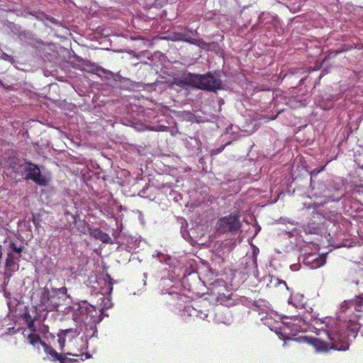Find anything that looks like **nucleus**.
Returning <instances> with one entry per match:
<instances>
[{
	"mask_svg": "<svg viewBox=\"0 0 363 363\" xmlns=\"http://www.w3.org/2000/svg\"><path fill=\"white\" fill-rule=\"evenodd\" d=\"M329 341L325 342L320 339L312 337H303L301 340L303 342L313 346L317 352H327L333 349L340 351L348 350L349 345L345 337H341L339 334L330 330L327 333Z\"/></svg>",
	"mask_w": 363,
	"mask_h": 363,
	"instance_id": "nucleus-1",
	"label": "nucleus"
},
{
	"mask_svg": "<svg viewBox=\"0 0 363 363\" xmlns=\"http://www.w3.org/2000/svg\"><path fill=\"white\" fill-rule=\"evenodd\" d=\"M184 84L199 89L214 91L220 88V81L211 74L199 75L188 74L184 76Z\"/></svg>",
	"mask_w": 363,
	"mask_h": 363,
	"instance_id": "nucleus-2",
	"label": "nucleus"
},
{
	"mask_svg": "<svg viewBox=\"0 0 363 363\" xmlns=\"http://www.w3.org/2000/svg\"><path fill=\"white\" fill-rule=\"evenodd\" d=\"M21 171L26 172L25 180H32L36 184L40 186H45L48 184L47 178L40 172L39 167L31 162H25L19 165Z\"/></svg>",
	"mask_w": 363,
	"mask_h": 363,
	"instance_id": "nucleus-3",
	"label": "nucleus"
},
{
	"mask_svg": "<svg viewBox=\"0 0 363 363\" xmlns=\"http://www.w3.org/2000/svg\"><path fill=\"white\" fill-rule=\"evenodd\" d=\"M241 228L240 215L232 213L219 218L216 223V230L220 233L238 232Z\"/></svg>",
	"mask_w": 363,
	"mask_h": 363,
	"instance_id": "nucleus-4",
	"label": "nucleus"
},
{
	"mask_svg": "<svg viewBox=\"0 0 363 363\" xmlns=\"http://www.w3.org/2000/svg\"><path fill=\"white\" fill-rule=\"evenodd\" d=\"M39 306L48 311H57L60 301L53 298L51 291L47 287L41 290Z\"/></svg>",
	"mask_w": 363,
	"mask_h": 363,
	"instance_id": "nucleus-5",
	"label": "nucleus"
},
{
	"mask_svg": "<svg viewBox=\"0 0 363 363\" xmlns=\"http://www.w3.org/2000/svg\"><path fill=\"white\" fill-rule=\"evenodd\" d=\"M360 329V325L355 321H350L345 325L342 326V328H336L333 330L337 334H339L342 338L345 337L347 343L350 337L355 338L359 330Z\"/></svg>",
	"mask_w": 363,
	"mask_h": 363,
	"instance_id": "nucleus-6",
	"label": "nucleus"
},
{
	"mask_svg": "<svg viewBox=\"0 0 363 363\" xmlns=\"http://www.w3.org/2000/svg\"><path fill=\"white\" fill-rule=\"evenodd\" d=\"M182 316L185 321L187 320V318H192L194 320L195 318H199L200 320H204L208 317V315L206 312L199 311L195 306L191 305L185 306L184 308L183 313Z\"/></svg>",
	"mask_w": 363,
	"mask_h": 363,
	"instance_id": "nucleus-7",
	"label": "nucleus"
},
{
	"mask_svg": "<svg viewBox=\"0 0 363 363\" xmlns=\"http://www.w3.org/2000/svg\"><path fill=\"white\" fill-rule=\"evenodd\" d=\"M259 116L260 117L258 119L250 118V123H247L245 125H242V128L245 129V131L252 133V132L255 131V130L257 129L258 125H259L261 123L260 121H263L264 123H267V122H268L269 121H272V120L276 119V118H277V116L278 115H272V116L269 118H266L263 115H259Z\"/></svg>",
	"mask_w": 363,
	"mask_h": 363,
	"instance_id": "nucleus-8",
	"label": "nucleus"
},
{
	"mask_svg": "<svg viewBox=\"0 0 363 363\" xmlns=\"http://www.w3.org/2000/svg\"><path fill=\"white\" fill-rule=\"evenodd\" d=\"M89 235L96 240H99L104 243H112V240L108 233L103 232L99 228H94L89 230Z\"/></svg>",
	"mask_w": 363,
	"mask_h": 363,
	"instance_id": "nucleus-9",
	"label": "nucleus"
},
{
	"mask_svg": "<svg viewBox=\"0 0 363 363\" xmlns=\"http://www.w3.org/2000/svg\"><path fill=\"white\" fill-rule=\"evenodd\" d=\"M306 262L311 264V268H318L324 264L325 260L321 257L315 256V255H311L307 257Z\"/></svg>",
	"mask_w": 363,
	"mask_h": 363,
	"instance_id": "nucleus-10",
	"label": "nucleus"
},
{
	"mask_svg": "<svg viewBox=\"0 0 363 363\" xmlns=\"http://www.w3.org/2000/svg\"><path fill=\"white\" fill-rule=\"evenodd\" d=\"M43 347L45 354L48 356H50L53 361H58L60 357H61V354L58 353L55 350H54L51 346L48 345L47 343L43 344Z\"/></svg>",
	"mask_w": 363,
	"mask_h": 363,
	"instance_id": "nucleus-11",
	"label": "nucleus"
},
{
	"mask_svg": "<svg viewBox=\"0 0 363 363\" xmlns=\"http://www.w3.org/2000/svg\"><path fill=\"white\" fill-rule=\"evenodd\" d=\"M74 225L77 230L82 234H89V230L91 229L89 224L84 220L75 221Z\"/></svg>",
	"mask_w": 363,
	"mask_h": 363,
	"instance_id": "nucleus-12",
	"label": "nucleus"
},
{
	"mask_svg": "<svg viewBox=\"0 0 363 363\" xmlns=\"http://www.w3.org/2000/svg\"><path fill=\"white\" fill-rule=\"evenodd\" d=\"M28 342L33 345V347H36L38 345H41L43 346V343H46L39 336V335L36 333H30L27 337Z\"/></svg>",
	"mask_w": 363,
	"mask_h": 363,
	"instance_id": "nucleus-13",
	"label": "nucleus"
},
{
	"mask_svg": "<svg viewBox=\"0 0 363 363\" xmlns=\"http://www.w3.org/2000/svg\"><path fill=\"white\" fill-rule=\"evenodd\" d=\"M51 293L53 296V298L58 300L60 301V297L59 295L65 296L67 293V289L65 286L57 289V288H52Z\"/></svg>",
	"mask_w": 363,
	"mask_h": 363,
	"instance_id": "nucleus-14",
	"label": "nucleus"
},
{
	"mask_svg": "<svg viewBox=\"0 0 363 363\" xmlns=\"http://www.w3.org/2000/svg\"><path fill=\"white\" fill-rule=\"evenodd\" d=\"M5 267L9 270H13V267H15V257L11 252L7 254Z\"/></svg>",
	"mask_w": 363,
	"mask_h": 363,
	"instance_id": "nucleus-15",
	"label": "nucleus"
},
{
	"mask_svg": "<svg viewBox=\"0 0 363 363\" xmlns=\"http://www.w3.org/2000/svg\"><path fill=\"white\" fill-rule=\"evenodd\" d=\"M363 304V298L360 296H357L355 299L352 300L350 302V305L351 307H354L356 311H360V307Z\"/></svg>",
	"mask_w": 363,
	"mask_h": 363,
	"instance_id": "nucleus-16",
	"label": "nucleus"
},
{
	"mask_svg": "<svg viewBox=\"0 0 363 363\" xmlns=\"http://www.w3.org/2000/svg\"><path fill=\"white\" fill-rule=\"evenodd\" d=\"M71 330H72L71 329L64 330L62 331L60 335H58V342H59L61 348H62L65 346L66 335L67 333H69V332H71Z\"/></svg>",
	"mask_w": 363,
	"mask_h": 363,
	"instance_id": "nucleus-17",
	"label": "nucleus"
},
{
	"mask_svg": "<svg viewBox=\"0 0 363 363\" xmlns=\"http://www.w3.org/2000/svg\"><path fill=\"white\" fill-rule=\"evenodd\" d=\"M10 247L12 249L13 252L18 253L19 257H21V252H23L24 248L23 246L18 247L16 244L13 242H11L10 243Z\"/></svg>",
	"mask_w": 363,
	"mask_h": 363,
	"instance_id": "nucleus-18",
	"label": "nucleus"
},
{
	"mask_svg": "<svg viewBox=\"0 0 363 363\" xmlns=\"http://www.w3.org/2000/svg\"><path fill=\"white\" fill-rule=\"evenodd\" d=\"M60 363H74L76 362V359L68 358L65 356V354H61V357L58 360Z\"/></svg>",
	"mask_w": 363,
	"mask_h": 363,
	"instance_id": "nucleus-19",
	"label": "nucleus"
},
{
	"mask_svg": "<svg viewBox=\"0 0 363 363\" xmlns=\"http://www.w3.org/2000/svg\"><path fill=\"white\" fill-rule=\"evenodd\" d=\"M169 129L168 126L166 125H157L156 127L152 128L150 130L155 131H166Z\"/></svg>",
	"mask_w": 363,
	"mask_h": 363,
	"instance_id": "nucleus-20",
	"label": "nucleus"
},
{
	"mask_svg": "<svg viewBox=\"0 0 363 363\" xmlns=\"http://www.w3.org/2000/svg\"><path fill=\"white\" fill-rule=\"evenodd\" d=\"M28 328L30 330L32 331L31 333H35L36 332V327L34 324V321L33 320H31L30 322H28Z\"/></svg>",
	"mask_w": 363,
	"mask_h": 363,
	"instance_id": "nucleus-21",
	"label": "nucleus"
},
{
	"mask_svg": "<svg viewBox=\"0 0 363 363\" xmlns=\"http://www.w3.org/2000/svg\"><path fill=\"white\" fill-rule=\"evenodd\" d=\"M106 277L107 281H108L109 287H110V291H112L113 285V279L111 278V277L108 274H106Z\"/></svg>",
	"mask_w": 363,
	"mask_h": 363,
	"instance_id": "nucleus-22",
	"label": "nucleus"
},
{
	"mask_svg": "<svg viewBox=\"0 0 363 363\" xmlns=\"http://www.w3.org/2000/svg\"><path fill=\"white\" fill-rule=\"evenodd\" d=\"M33 223L35 228H38L40 226L39 220H38L35 218H33Z\"/></svg>",
	"mask_w": 363,
	"mask_h": 363,
	"instance_id": "nucleus-23",
	"label": "nucleus"
},
{
	"mask_svg": "<svg viewBox=\"0 0 363 363\" xmlns=\"http://www.w3.org/2000/svg\"><path fill=\"white\" fill-rule=\"evenodd\" d=\"M279 284H282L284 286H286V282L281 280L277 279Z\"/></svg>",
	"mask_w": 363,
	"mask_h": 363,
	"instance_id": "nucleus-24",
	"label": "nucleus"
},
{
	"mask_svg": "<svg viewBox=\"0 0 363 363\" xmlns=\"http://www.w3.org/2000/svg\"><path fill=\"white\" fill-rule=\"evenodd\" d=\"M323 168H324V167H322V169H321L320 170H313V174L319 173L321 170H323Z\"/></svg>",
	"mask_w": 363,
	"mask_h": 363,
	"instance_id": "nucleus-25",
	"label": "nucleus"
},
{
	"mask_svg": "<svg viewBox=\"0 0 363 363\" xmlns=\"http://www.w3.org/2000/svg\"><path fill=\"white\" fill-rule=\"evenodd\" d=\"M68 354H69V355H72V356H76V357H78V356H79L78 354H72V353H68Z\"/></svg>",
	"mask_w": 363,
	"mask_h": 363,
	"instance_id": "nucleus-26",
	"label": "nucleus"
},
{
	"mask_svg": "<svg viewBox=\"0 0 363 363\" xmlns=\"http://www.w3.org/2000/svg\"><path fill=\"white\" fill-rule=\"evenodd\" d=\"M5 275H6V276H7L8 277H10V275H8V274H7V272H5Z\"/></svg>",
	"mask_w": 363,
	"mask_h": 363,
	"instance_id": "nucleus-27",
	"label": "nucleus"
},
{
	"mask_svg": "<svg viewBox=\"0 0 363 363\" xmlns=\"http://www.w3.org/2000/svg\"><path fill=\"white\" fill-rule=\"evenodd\" d=\"M362 169H363V165H362Z\"/></svg>",
	"mask_w": 363,
	"mask_h": 363,
	"instance_id": "nucleus-28",
	"label": "nucleus"
}]
</instances>
